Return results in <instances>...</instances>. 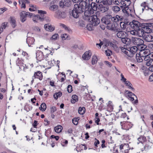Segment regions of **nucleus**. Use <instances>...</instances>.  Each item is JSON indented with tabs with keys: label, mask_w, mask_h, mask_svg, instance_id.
<instances>
[{
	"label": "nucleus",
	"mask_w": 153,
	"mask_h": 153,
	"mask_svg": "<svg viewBox=\"0 0 153 153\" xmlns=\"http://www.w3.org/2000/svg\"><path fill=\"white\" fill-rule=\"evenodd\" d=\"M120 8L117 6H113L112 7V10L114 13H117L120 11Z\"/></svg>",
	"instance_id": "nucleus-36"
},
{
	"label": "nucleus",
	"mask_w": 153,
	"mask_h": 153,
	"mask_svg": "<svg viewBox=\"0 0 153 153\" xmlns=\"http://www.w3.org/2000/svg\"><path fill=\"white\" fill-rule=\"evenodd\" d=\"M132 41L133 43L138 47L139 46H144L143 41L140 38H133Z\"/></svg>",
	"instance_id": "nucleus-13"
},
{
	"label": "nucleus",
	"mask_w": 153,
	"mask_h": 153,
	"mask_svg": "<svg viewBox=\"0 0 153 153\" xmlns=\"http://www.w3.org/2000/svg\"><path fill=\"white\" fill-rule=\"evenodd\" d=\"M110 45L111 46H112L113 47L114 49V50L116 51L117 52H118L119 51L120 49V47L119 48L118 47L117 45H116L115 44H110Z\"/></svg>",
	"instance_id": "nucleus-49"
},
{
	"label": "nucleus",
	"mask_w": 153,
	"mask_h": 153,
	"mask_svg": "<svg viewBox=\"0 0 153 153\" xmlns=\"http://www.w3.org/2000/svg\"><path fill=\"white\" fill-rule=\"evenodd\" d=\"M53 55V53L51 51L49 54H47V56L46 57V60H48V62H50L51 61L52 59V56Z\"/></svg>",
	"instance_id": "nucleus-41"
},
{
	"label": "nucleus",
	"mask_w": 153,
	"mask_h": 153,
	"mask_svg": "<svg viewBox=\"0 0 153 153\" xmlns=\"http://www.w3.org/2000/svg\"><path fill=\"white\" fill-rule=\"evenodd\" d=\"M146 52V51L143 52V51H140L139 53L136 54V59L137 62H141L143 61V59H144V58L145 57V53H148L147 52Z\"/></svg>",
	"instance_id": "nucleus-9"
},
{
	"label": "nucleus",
	"mask_w": 153,
	"mask_h": 153,
	"mask_svg": "<svg viewBox=\"0 0 153 153\" xmlns=\"http://www.w3.org/2000/svg\"><path fill=\"white\" fill-rule=\"evenodd\" d=\"M23 62V60L21 58H18L16 61V65L19 67L20 69H22L23 65H24Z\"/></svg>",
	"instance_id": "nucleus-28"
},
{
	"label": "nucleus",
	"mask_w": 153,
	"mask_h": 153,
	"mask_svg": "<svg viewBox=\"0 0 153 153\" xmlns=\"http://www.w3.org/2000/svg\"><path fill=\"white\" fill-rule=\"evenodd\" d=\"M111 20L112 21V16L110 15H107L102 17L101 21L102 23L107 26L108 24L111 22Z\"/></svg>",
	"instance_id": "nucleus-10"
},
{
	"label": "nucleus",
	"mask_w": 153,
	"mask_h": 153,
	"mask_svg": "<svg viewBox=\"0 0 153 153\" xmlns=\"http://www.w3.org/2000/svg\"><path fill=\"white\" fill-rule=\"evenodd\" d=\"M35 42V39L33 37H28L26 39V42L29 46L33 44Z\"/></svg>",
	"instance_id": "nucleus-31"
},
{
	"label": "nucleus",
	"mask_w": 153,
	"mask_h": 153,
	"mask_svg": "<svg viewBox=\"0 0 153 153\" xmlns=\"http://www.w3.org/2000/svg\"><path fill=\"white\" fill-rule=\"evenodd\" d=\"M138 141L142 143L146 141V137L143 135H141V136L138 138Z\"/></svg>",
	"instance_id": "nucleus-42"
},
{
	"label": "nucleus",
	"mask_w": 153,
	"mask_h": 153,
	"mask_svg": "<svg viewBox=\"0 0 153 153\" xmlns=\"http://www.w3.org/2000/svg\"><path fill=\"white\" fill-rule=\"evenodd\" d=\"M90 51H86L82 55V58L83 59L85 60L89 59L91 56V54L90 55Z\"/></svg>",
	"instance_id": "nucleus-30"
},
{
	"label": "nucleus",
	"mask_w": 153,
	"mask_h": 153,
	"mask_svg": "<svg viewBox=\"0 0 153 153\" xmlns=\"http://www.w3.org/2000/svg\"><path fill=\"white\" fill-rule=\"evenodd\" d=\"M88 8L91 10H92L94 12V11H96L97 9H98V6L95 3L92 2L89 6Z\"/></svg>",
	"instance_id": "nucleus-27"
},
{
	"label": "nucleus",
	"mask_w": 153,
	"mask_h": 153,
	"mask_svg": "<svg viewBox=\"0 0 153 153\" xmlns=\"http://www.w3.org/2000/svg\"><path fill=\"white\" fill-rule=\"evenodd\" d=\"M143 28L147 33H153V23H145Z\"/></svg>",
	"instance_id": "nucleus-11"
},
{
	"label": "nucleus",
	"mask_w": 153,
	"mask_h": 153,
	"mask_svg": "<svg viewBox=\"0 0 153 153\" xmlns=\"http://www.w3.org/2000/svg\"><path fill=\"white\" fill-rule=\"evenodd\" d=\"M72 99L71 100V102L72 103H75L78 100V97L76 95H73L72 96Z\"/></svg>",
	"instance_id": "nucleus-38"
},
{
	"label": "nucleus",
	"mask_w": 153,
	"mask_h": 153,
	"mask_svg": "<svg viewBox=\"0 0 153 153\" xmlns=\"http://www.w3.org/2000/svg\"><path fill=\"white\" fill-rule=\"evenodd\" d=\"M146 52H148L147 53H145V57L144 58V60H146L149 59L152 60L153 59V53H150V51L149 50H146Z\"/></svg>",
	"instance_id": "nucleus-21"
},
{
	"label": "nucleus",
	"mask_w": 153,
	"mask_h": 153,
	"mask_svg": "<svg viewBox=\"0 0 153 153\" xmlns=\"http://www.w3.org/2000/svg\"><path fill=\"white\" fill-rule=\"evenodd\" d=\"M44 27L46 30L50 32L53 31L55 28L54 26L51 25L50 24H45Z\"/></svg>",
	"instance_id": "nucleus-25"
},
{
	"label": "nucleus",
	"mask_w": 153,
	"mask_h": 153,
	"mask_svg": "<svg viewBox=\"0 0 153 153\" xmlns=\"http://www.w3.org/2000/svg\"><path fill=\"white\" fill-rule=\"evenodd\" d=\"M106 27L108 29L115 32H118L119 30L118 24L114 22H111L108 24Z\"/></svg>",
	"instance_id": "nucleus-7"
},
{
	"label": "nucleus",
	"mask_w": 153,
	"mask_h": 153,
	"mask_svg": "<svg viewBox=\"0 0 153 153\" xmlns=\"http://www.w3.org/2000/svg\"><path fill=\"white\" fill-rule=\"evenodd\" d=\"M22 54L24 56V57L26 59H28L29 58V56L28 53L25 51H23Z\"/></svg>",
	"instance_id": "nucleus-55"
},
{
	"label": "nucleus",
	"mask_w": 153,
	"mask_h": 153,
	"mask_svg": "<svg viewBox=\"0 0 153 153\" xmlns=\"http://www.w3.org/2000/svg\"><path fill=\"white\" fill-rule=\"evenodd\" d=\"M19 4L21 8H25L26 4H29L30 2L29 0H19Z\"/></svg>",
	"instance_id": "nucleus-26"
},
{
	"label": "nucleus",
	"mask_w": 153,
	"mask_h": 153,
	"mask_svg": "<svg viewBox=\"0 0 153 153\" xmlns=\"http://www.w3.org/2000/svg\"><path fill=\"white\" fill-rule=\"evenodd\" d=\"M38 13L39 15H33V20L35 22H38L39 21H43V14H46V12L45 11L42 10H38Z\"/></svg>",
	"instance_id": "nucleus-4"
},
{
	"label": "nucleus",
	"mask_w": 153,
	"mask_h": 153,
	"mask_svg": "<svg viewBox=\"0 0 153 153\" xmlns=\"http://www.w3.org/2000/svg\"><path fill=\"white\" fill-rule=\"evenodd\" d=\"M33 66V63H27L23 65L22 68L25 71H26L30 70Z\"/></svg>",
	"instance_id": "nucleus-23"
},
{
	"label": "nucleus",
	"mask_w": 153,
	"mask_h": 153,
	"mask_svg": "<svg viewBox=\"0 0 153 153\" xmlns=\"http://www.w3.org/2000/svg\"><path fill=\"white\" fill-rule=\"evenodd\" d=\"M94 26L93 24L91 23L88 24L86 25V28L89 30H93V26Z\"/></svg>",
	"instance_id": "nucleus-51"
},
{
	"label": "nucleus",
	"mask_w": 153,
	"mask_h": 153,
	"mask_svg": "<svg viewBox=\"0 0 153 153\" xmlns=\"http://www.w3.org/2000/svg\"><path fill=\"white\" fill-rule=\"evenodd\" d=\"M87 148L85 144H80L77 146L76 150L78 152H80L81 151L83 150H86L87 149Z\"/></svg>",
	"instance_id": "nucleus-32"
},
{
	"label": "nucleus",
	"mask_w": 153,
	"mask_h": 153,
	"mask_svg": "<svg viewBox=\"0 0 153 153\" xmlns=\"http://www.w3.org/2000/svg\"><path fill=\"white\" fill-rule=\"evenodd\" d=\"M109 9L108 6L103 5L102 4H99L98 6V10L102 13L108 11Z\"/></svg>",
	"instance_id": "nucleus-17"
},
{
	"label": "nucleus",
	"mask_w": 153,
	"mask_h": 153,
	"mask_svg": "<svg viewBox=\"0 0 153 153\" xmlns=\"http://www.w3.org/2000/svg\"><path fill=\"white\" fill-rule=\"evenodd\" d=\"M66 17V14L64 12H59L58 18L60 19L61 18H64Z\"/></svg>",
	"instance_id": "nucleus-47"
},
{
	"label": "nucleus",
	"mask_w": 153,
	"mask_h": 153,
	"mask_svg": "<svg viewBox=\"0 0 153 153\" xmlns=\"http://www.w3.org/2000/svg\"><path fill=\"white\" fill-rule=\"evenodd\" d=\"M120 48L121 51L128 57H131L134 56L129 49H126L125 48L122 47H120Z\"/></svg>",
	"instance_id": "nucleus-15"
},
{
	"label": "nucleus",
	"mask_w": 153,
	"mask_h": 153,
	"mask_svg": "<svg viewBox=\"0 0 153 153\" xmlns=\"http://www.w3.org/2000/svg\"><path fill=\"white\" fill-rule=\"evenodd\" d=\"M86 2L82 1L79 4H75L72 12L73 16L76 18L79 16V14L83 13L86 8H87Z\"/></svg>",
	"instance_id": "nucleus-1"
},
{
	"label": "nucleus",
	"mask_w": 153,
	"mask_h": 153,
	"mask_svg": "<svg viewBox=\"0 0 153 153\" xmlns=\"http://www.w3.org/2000/svg\"><path fill=\"white\" fill-rule=\"evenodd\" d=\"M94 12L92 10H91L89 8H88V10L85 11L84 15L87 17V19L88 20L91 17H92Z\"/></svg>",
	"instance_id": "nucleus-22"
},
{
	"label": "nucleus",
	"mask_w": 153,
	"mask_h": 153,
	"mask_svg": "<svg viewBox=\"0 0 153 153\" xmlns=\"http://www.w3.org/2000/svg\"><path fill=\"white\" fill-rule=\"evenodd\" d=\"M120 3L122 5L120 7L122 9L123 12L126 15H129L130 14V10L129 9L128 5L126 4V2L123 1H121Z\"/></svg>",
	"instance_id": "nucleus-8"
},
{
	"label": "nucleus",
	"mask_w": 153,
	"mask_h": 153,
	"mask_svg": "<svg viewBox=\"0 0 153 153\" xmlns=\"http://www.w3.org/2000/svg\"><path fill=\"white\" fill-rule=\"evenodd\" d=\"M107 111L109 112H111L112 111L113 107V105L110 104H109L107 105Z\"/></svg>",
	"instance_id": "nucleus-53"
},
{
	"label": "nucleus",
	"mask_w": 153,
	"mask_h": 153,
	"mask_svg": "<svg viewBox=\"0 0 153 153\" xmlns=\"http://www.w3.org/2000/svg\"><path fill=\"white\" fill-rule=\"evenodd\" d=\"M43 14V17H42L43 18V21H46L47 22H50L51 20L50 18L48 17H46L45 14Z\"/></svg>",
	"instance_id": "nucleus-57"
},
{
	"label": "nucleus",
	"mask_w": 153,
	"mask_h": 153,
	"mask_svg": "<svg viewBox=\"0 0 153 153\" xmlns=\"http://www.w3.org/2000/svg\"><path fill=\"white\" fill-rule=\"evenodd\" d=\"M20 20L23 22L26 20L27 17H31L33 16V13L23 11L20 13Z\"/></svg>",
	"instance_id": "nucleus-6"
},
{
	"label": "nucleus",
	"mask_w": 153,
	"mask_h": 153,
	"mask_svg": "<svg viewBox=\"0 0 153 153\" xmlns=\"http://www.w3.org/2000/svg\"><path fill=\"white\" fill-rule=\"evenodd\" d=\"M128 24H129L128 22L126 23L124 22H120V25L121 30H125L126 28L127 25H128Z\"/></svg>",
	"instance_id": "nucleus-34"
},
{
	"label": "nucleus",
	"mask_w": 153,
	"mask_h": 153,
	"mask_svg": "<svg viewBox=\"0 0 153 153\" xmlns=\"http://www.w3.org/2000/svg\"><path fill=\"white\" fill-rule=\"evenodd\" d=\"M10 22L12 27H15L16 25V21L14 17H10Z\"/></svg>",
	"instance_id": "nucleus-39"
},
{
	"label": "nucleus",
	"mask_w": 153,
	"mask_h": 153,
	"mask_svg": "<svg viewBox=\"0 0 153 153\" xmlns=\"http://www.w3.org/2000/svg\"><path fill=\"white\" fill-rule=\"evenodd\" d=\"M80 117H79L74 118L72 120L73 123L75 125H77L78 124V121Z\"/></svg>",
	"instance_id": "nucleus-52"
},
{
	"label": "nucleus",
	"mask_w": 153,
	"mask_h": 153,
	"mask_svg": "<svg viewBox=\"0 0 153 153\" xmlns=\"http://www.w3.org/2000/svg\"><path fill=\"white\" fill-rule=\"evenodd\" d=\"M129 24H130L131 27L135 30H138L140 28V23L137 21L133 20L132 23H130Z\"/></svg>",
	"instance_id": "nucleus-16"
},
{
	"label": "nucleus",
	"mask_w": 153,
	"mask_h": 153,
	"mask_svg": "<svg viewBox=\"0 0 153 153\" xmlns=\"http://www.w3.org/2000/svg\"><path fill=\"white\" fill-rule=\"evenodd\" d=\"M120 124L123 129L128 130L131 127V123L128 121L121 122Z\"/></svg>",
	"instance_id": "nucleus-14"
},
{
	"label": "nucleus",
	"mask_w": 153,
	"mask_h": 153,
	"mask_svg": "<svg viewBox=\"0 0 153 153\" xmlns=\"http://www.w3.org/2000/svg\"><path fill=\"white\" fill-rule=\"evenodd\" d=\"M126 33L125 32L120 31H118L116 35L118 38H120L121 39H122L126 37Z\"/></svg>",
	"instance_id": "nucleus-29"
},
{
	"label": "nucleus",
	"mask_w": 153,
	"mask_h": 153,
	"mask_svg": "<svg viewBox=\"0 0 153 153\" xmlns=\"http://www.w3.org/2000/svg\"><path fill=\"white\" fill-rule=\"evenodd\" d=\"M68 143V141L65 140H63L61 142V144L63 146H66Z\"/></svg>",
	"instance_id": "nucleus-61"
},
{
	"label": "nucleus",
	"mask_w": 153,
	"mask_h": 153,
	"mask_svg": "<svg viewBox=\"0 0 153 153\" xmlns=\"http://www.w3.org/2000/svg\"><path fill=\"white\" fill-rule=\"evenodd\" d=\"M123 19V17L122 16L117 15L114 17H112V21L115 23L119 22L120 21H122Z\"/></svg>",
	"instance_id": "nucleus-24"
},
{
	"label": "nucleus",
	"mask_w": 153,
	"mask_h": 153,
	"mask_svg": "<svg viewBox=\"0 0 153 153\" xmlns=\"http://www.w3.org/2000/svg\"><path fill=\"white\" fill-rule=\"evenodd\" d=\"M137 48L135 46L132 47L130 48H128L131 51V52L134 55L135 53L137 52Z\"/></svg>",
	"instance_id": "nucleus-44"
},
{
	"label": "nucleus",
	"mask_w": 153,
	"mask_h": 153,
	"mask_svg": "<svg viewBox=\"0 0 153 153\" xmlns=\"http://www.w3.org/2000/svg\"><path fill=\"white\" fill-rule=\"evenodd\" d=\"M149 33L147 32L145 33L143 39L147 42H153V36Z\"/></svg>",
	"instance_id": "nucleus-18"
},
{
	"label": "nucleus",
	"mask_w": 153,
	"mask_h": 153,
	"mask_svg": "<svg viewBox=\"0 0 153 153\" xmlns=\"http://www.w3.org/2000/svg\"><path fill=\"white\" fill-rule=\"evenodd\" d=\"M58 6L56 5H53L50 7V9L51 10L54 11L56 10Z\"/></svg>",
	"instance_id": "nucleus-58"
},
{
	"label": "nucleus",
	"mask_w": 153,
	"mask_h": 153,
	"mask_svg": "<svg viewBox=\"0 0 153 153\" xmlns=\"http://www.w3.org/2000/svg\"><path fill=\"white\" fill-rule=\"evenodd\" d=\"M137 48L135 46L132 47L130 48H128L131 51V52L134 55L135 53L137 52Z\"/></svg>",
	"instance_id": "nucleus-45"
},
{
	"label": "nucleus",
	"mask_w": 153,
	"mask_h": 153,
	"mask_svg": "<svg viewBox=\"0 0 153 153\" xmlns=\"http://www.w3.org/2000/svg\"><path fill=\"white\" fill-rule=\"evenodd\" d=\"M65 6L68 7L70 5V2L68 0H63Z\"/></svg>",
	"instance_id": "nucleus-62"
},
{
	"label": "nucleus",
	"mask_w": 153,
	"mask_h": 153,
	"mask_svg": "<svg viewBox=\"0 0 153 153\" xmlns=\"http://www.w3.org/2000/svg\"><path fill=\"white\" fill-rule=\"evenodd\" d=\"M121 41L122 42L126 45H129L131 43V39L127 37L123 38L121 39Z\"/></svg>",
	"instance_id": "nucleus-33"
},
{
	"label": "nucleus",
	"mask_w": 153,
	"mask_h": 153,
	"mask_svg": "<svg viewBox=\"0 0 153 153\" xmlns=\"http://www.w3.org/2000/svg\"><path fill=\"white\" fill-rule=\"evenodd\" d=\"M136 31L135 30H128V27L126 28V31L127 32H130V33L133 35H135L136 34Z\"/></svg>",
	"instance_id": "nucleus-60"
},
{
	"label": "nucleus",
	"mask_w": 153,
	"mask_h": 153,
	"mask_svg": "<svg viewBox=\"0 0 153 153\" xmlns=\"http://www.w3.org/2000/svg\"><path fill=\"white\" fill-rule=\"evenodd\" d=\"M125 93L128 97V99L132 101L133 104H136L138 103V100L137 97L134 93L127 90H125Z\"/></svg>",
	"instance_id": "nucleus-3"
},
{
	"label": "nucleus",
	"mask_w": 153,
	"mask_h": 153,
	"mask_svg": "<svg viewBox=\"0 0 153 153\" xmlns=\"http://www.w3.org/2000/svg\"><path fill=\"white\" fill-rule=\"evenodd\" d=\"M43 75L42 73L39 71H37L34 72V74L32 77V79L31 81L32 83H33L34 81V79H38L40 81H41L43 79Z\"/></svg>",
	"instance_id": "nucleus-5"
},
{
	"label": "nucleus",
	"mask_w": 153,
	"mask_h": 153,
	"mask_svg": "<svg viewBox=\"0 0 153 153\" xmlns=\"http://www.w3.org/2000/svg\"><path fill=\"white\" fill-rule=\"evenodd\" d=\"M105 53L107 56H110L112 54L111 51L109 50H107L105 51Z\"/></svg>",
	"instance_id": "nucleus-64"
},
{
	"label": "nucleus",
	"mask_w": 153,
	"mask_h": 153,
	"mask_svg": "<svg viewBox=\"0 0 153 153\" xmlns=\"http://www.w3.org/2000/svg\"><path fill=\"white\" fill-rule=\"evenodd\" d=\"M126 85L128 87V89L131 90L132 91H134V88L132 87V85L131 82L128 81H127L124 82Z\"/></svg>",
	"instance_id": "nucleus-35"
},
{
	"label": "nucleus",
	"mask_w": 153,
	"mask_h": 153,
	"mask_svg": "<svg viewBox=\"0 0 153 153\" xmlns=\"http://www.w3.org/2000/svg\"><path fill=\"white\" fill-rule=\"evenodd\" d=\"M146 61V65L147 66L150 67L153 65V59L150 60L149 59Z\"/></svg>",
	"instance_id": "nucleus-50"
},
{
	"label": "nucleus",
	"mask_w": 153,
	"mask_h": 153,
	"mask_svg": "<svg viewBox=\"0 0 153 153\" xmlns=\"http://www.w3.org/2000/svg\"><path fill=\"white\" fill-rule=\"evenodd\" d=\"M63 128L62 126L60 125H58L54 127V130L55 132L58 133H60L61 132Z\"/></svg>",
	"instance_id": "nucleus-37"
},
{
	"label": "nucleus",
	"mask_w": 153,
	"mask_h": 153,
	"mask_svg": "<svg viewBox=\"0 0 153 153\" xmlns=\"http://www.w3.org/2000/svg\"><path fill=\"white\" fill-rule=\"evenodd\" d=\"M85 107H79L78 110V112L81 115L83 114L85 112Z\"/></svg>",
	"instance_id": "nucleus-40"
},
{
	"label": "nucleus",
	"mask_w": 153,
	"mask_h": 153,
	"mask_svg": "<svg viewBox=\"0 0 153 153\" xmlns=\"http://www.w3.org/2000/svg\"><path fill=\"white\" fill-rule=\"evenodd\" d=\"M138 48H140V51H146V50H147V49H145V48H146V45H144V46H139L138 47Z\"/></svg>",
	"instance_id": "nucleus-56"
},
{
	"label": "nucleus",
	"mask_w": 153,
	"mask_h": 153,
	"mask_svg": "<svg viewBox=\"0 0 153 153\" xmlns=\"http://www.w3.org/2000/svg\"><path fill=\"white\" fill-rule=\"evenodd\" d=\"M144 27V24L142 25L141 27V29L140 28L138 30H137V35L139 37H143V36L145 33H146L145 30H144L143 27Z\"/></svg>",
	"instance_id": "nucleus-19"
},
{
	"label": "nucleus",
	"mask_w": 153,
	"mask_h": 153,
	"mask_svg": "<svg viewBox=\"0 0 153 153\" xmlns=\"http://www.w3.org/2000/svg\"><path fill=\"white\" fill-rule=\"evenodd\" d=\"M62 95L61 92H59L55 93L53 95V97L55 100H57L59 97H60Z\"/></svg>",
	"instance_id": "nucleus-46"
},
{
	"label": "nucleus",
	"mask_w": 153,
	"mask_h": 153,
	"mask_svg": "<svg viewBox=\"0 0 153 153\" xmlns=\"http://www.w3.org/2000/svg\"><path fill=\"white\" fill-rule=\"evenodd\" d=\"M68 91L69 93H71L73 91L72 87L71 85H68L67 88Z\"/></svg>",
	"instance_id": "nucleus-63"
},
{
	"label": "nucleus",
	"mask_w": 153,
	"mask_h": 153,
	"mask_svg": "<svg viewBox=\"0 0 153 153\" xmlns=\"http://www.w3.org/2000/svg\"><path fill=\"white\" fill-rule=\"evenodd\" d=\"M46 105L45 103H42L41 104L40 107L39 108V109L41 111H44L46 109Z\"/></svg>",
	"instance_id": "nucleus-43"
},
{
	"label": "nucleus",
	"mask_w": 153,
	"mask_h": 153,
	"mask_svg": "<svg viewBox=\"0 0 153 153\" xmlns=\"http://www.w3.org/2000/svg\"><path fill=\"white\" fill-rule=\"evenodd\" d=\"M140 5L142 7V9L143 11L146 10L150 12H153V2L146 1L143 2Z\"/></svg>",
	"instance_id": "nucleus-2"
},
{
	"label": "nucleus",
	"mask_w": 153,
	"mask_h": 153,
	"mask_svg": "<svg viewBox=\"0 0 153 153\" xmlns=\"http://www.w3.org/2000/svg\"><path fill=\"white\" fill-rule=\"evenodd\" d=\"M36 58L37 60L39 61H41L43 60L44 58V56L43 52L40 51H37L36 53Z\"/></svg>",
	"instance_id": "nucleus-20"
},
{
	"label": "nucleus",
	"mask_w": 153,
	"mask_h": 153,
	"mask_svg": "<svg viewBox=\"0 0 153 153\" xmlns=\"http://www.w3.org/2000/svg\"><path fill=\"white\" fill-rule=\"evenodd\" d=\"M97 58L96 56H93L91 61L92 64L94 65L97 63Z\"/></svg>",
	"instance_id": "nucleus-54"
},
{
	"label": "nucleus",
	"mask_w": 153,
	"mask_h": 153,
	"mask_svg": "<svg viewBox=\"0 0 153 153\" xmlns=\"http://www.w3.org/2000/svg\"><path fill=\"white\" fill-rule=\"evenodd\" d=\"M88 20L91 23L93 24L94 26L98 25L100 23V20L97 18V15H92V17Z\"/></svg>",
	"instance_id": "nucleus-12"
},
{
	"label": "nucleus",
	"mask_w": 153,
	"mask_h": 153,
	"mask_svg": "<svg viewBox=\"0 0 153 153\" xmlns=\"http://www.w3.org/2000/svg\"><path fill=\"white\" fill-rule=\"evenodd\" d=\"M112 4V0H104L103 2V4L104 5H110Z\"/></svg>",
	"instance_id": "nucleus-48"
},
{
	"label": "nucleus",
	"mask_w": 153,
	"mask_h": 153,
	"mask_svg": "<svg viewBox=\"0 0 153 153\" xmlns=\"http://www.w3.org/2000/svg\"><path fill=\"white\" fill-rule=\"evenodd\" d=\"M30 7L29 9L30 11H35L36 10V8L34 5L32 4L30 5Z\"/></svg>",
	"instance_id": "nucleus-59"
}]
</instances>
